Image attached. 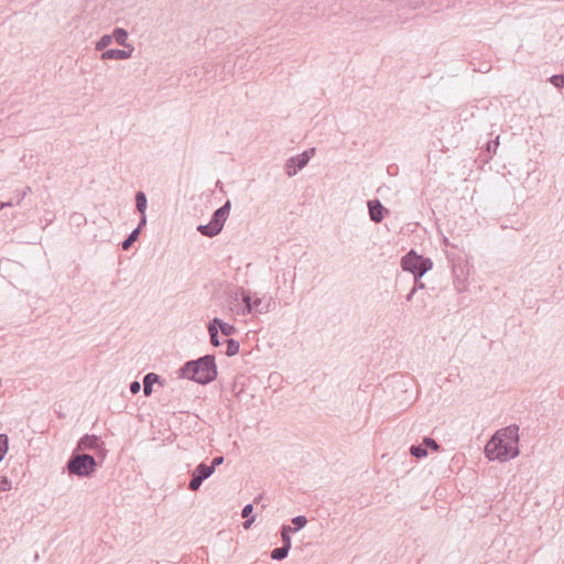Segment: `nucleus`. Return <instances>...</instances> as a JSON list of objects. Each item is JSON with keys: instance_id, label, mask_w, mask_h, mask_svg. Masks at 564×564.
<instances>
[{"instance_id": "13", "label": "nucleus", "mask_w": 564, "mask_h": 564, "mask_svg": "<svg viewBox=\"0 0 564 564\" xmlns=\"http://www.w3.org/2000/svg\"><path fill=\"white\" fill-rule=\"evenodd\" d=\"M102 445L100 438L96 435L86 434L79 438L77 446L83 449H98Z\"/></svg>"}, {"instance_id": "36", "label": "nucleus", "mask_w": 564, "mask_h": 564, "mask_svg": "<svg viewBox=\"0 0 564 564\" xmlns=\"http://www.w3.org/2000/svg\"><path fill=\"white\" fill-rule=\"evenodd\" d=\"M31 192V187L26 186L22 192H19L17 195L15 204L20 205L22 199Z\"/></svg>"}, {"instance_id": "31", "label": "nucleus", "mask_w": 564, "mask_h": 564, "mask_svg": "<svg viewBox=\"0 0 564 564\" xmlns=\"http://www.w3.org/2000/svg\"><path fill=\"white\" fill-rule=\"evenodd\" d=\"M422 444L426 447V449L431 448L433 451H437L440 448V445L437 444V442L434 438L429 437V436H425L423 438Z\"/></svg>"}, {"instance_id": "10", "label": "nucleus", "mask_w": 564, "mask_h": 564, "mask_svg": "<svg viewBox=\"0 0 564 564\" xmlns=\"http://www.w3.org/2000/svg\"><path fill=\"white\" fill-rule=\"evenodd\" d=\"M230 208V200H227L223 206L217 208L210 217V221L213 223V225H216L223 230L224 225L229 216Z\"/></svg>"}, {"instance_id": "42", "label": "nucleus", "mask_w": 564, "mask_h": 564, "mask_svg": "<svg viewBox=\"0 0 564 564\" xmlns=\"http://www.w3.org/2000/svg\"><path fill=\"white\" fill-rule=\"evenodd\" d=\"M413 295H414V294H412V290H411V291L409 292V294L406 295V301H408V302L412 301Z\"/></svg>"}, {"instance_id": "30", "label": "nucleus", "mask_w": 564, "mask_h": 564, "mask_svg": "<svg viewBox=\"0 0 564 564\" xmlns=\"http://www.w3.org/2000/svg\"><path fill=\"white\" fill-rule=\"evenodd\" d=\"M499 145V137H497L495 140H490L486 143V151L492 155L496 153Z\"/></svg>"}, {"instance_id": "27", "label": "nucleus", "mask_w": 564, "mask_h": 564, "mask_svg": "<svg viewBox=\"0 0 564 564\" xmlns=\"http://www.w3.org/2000/svg\"><path fill=\"white\" fill-rule=\"evenodd\" d=\"M9 449V438L7 434H0V462L4 458Z\"/></svg>"}, {"instance_id": "23", "label": "nucleus", "mask_w": 564, "mask_h": 564, "mask_svg": "<svg viewBox=\"0 0 564 564\" xmlns=\"http://www.w3.org/2000/svg\"><path fill=\"white\" fill-rule=\"evenodd\" d=\"M410 454L415 458H424L427 456V449L423 444H413L410 447Z\"/></svg>"}, {"instance_id": "25", "label": "nucleus", "mask_w": 564, "mask_h": 564, "mask_svg": "<svg viewBox=\"0 0 564 564\" xmlns=\"http://www.w3.org/2000/svg\"><path fill=\"white\" fill-rule=\"evenodd\" d=\"M289 552L290 550L286 549V546L275 547L271 551V558L274 561H282L288 556Z\"/></svg>"}, {"instance_id": "15", "label": "nucleus", "mask_w": 564, "mask_h": 564, "mask_svg": "<svg viewBox=\"0 0 564 564\" xmlns=\"http://www.w3.org/2000/svg\"><path fill=\"white\" fill-rule=\"evenodd\" d=\"M210 323L214 324V326H216L218 332H220L224 336L230 337V336L235 335L237 332V328L235 327V325L224 322L219 317L212 318Z\"/></svg>"}, {"instance_id": "35", "label": "nucleus", "mask_w": 564, "mask_h": 564, "mask_svg": "<svg viewBox=\"0 0 564 564\" xmlns=\"http://www.w3.org/2000/svg\"><path fill=\"white\" fill-rule=\"evenodd\" d=\"M422 278H414V285L412 288V294H415L419 290L425 289V284L421 280Z\"/></svg>"}, {"instance_id": "29", "label": "nucleus", "mask_w": 564, "mask_h": 564, "mask_svg": "<svg viewBox=\"0 0 564 564\" xmlns=\"http://www.w3.org/2000/svg\"><path fill=\"white\" fill-rule=\"evenodd\" d=\"M549 80H550V83H551L554 87H556V88H558V89H561V88H563V87H564V75H562V74H555V75L551 76V77L549 78Z\"/></svg>"}, {"instance_id": "28", "label": "nucleus", "mask_w": 564, "mask_h": 564, "mask_svg": "<svg viewBox=\"0 0 564 564\" xmlns=\"http://www.w3.org/2000/svg\"><path fill=\"white\" fill-rule=\"evenodd\" d=\"M292 523L294 524L293 530L299 531L306 525L307 519L305 516H296L292 519Z\"/></svg>"}, {"instance_id": "3", "label": "nucleus", "mask_w": 564, "mask_h": 564, "mask_svg": "<svg viewBox=\"0 0 564 564\" xmlns=\"http://www.w3.org/2000/svg\"><path fill=\"white\" fill-rule=\"evenodd\" d=\"M520 454L519 446L511 447L498 435H492L485 446V455L489 460L501 463L516 458Z\"/></svg>"}, {"instance_id": "5", "label": "nucleus", "mask_w": 564, "mask_h": 564, "mask_svg": "<svg viewBox=\"0 0 564 564\" xmlns=\"http://www.w3.org/2000/svg\"><path fill=\"white\" fill-rule=\"evenodd\" d=\"M314 154H315V148H311L308 150L303 151L302 153H300L297 155H294V156H291L290 159H288L284 164L285 174L289 177L296 175L299 171H301L308 164L311 158Z\"/></svg>"}, {"instance_id": "4", "label": "nucleus", "mask_w": 564, "mask_h": 564, "mask_svg": "<svg viewBox=\"0 0 564 564\" xmlns=\"http://www.w3.org/2000/svg\"><path fill=\"white\" fill-rule=\"evenodd\" d=\"M401 268L403 271L411 272L413 278H422L426 272L433 268V262L430 258L417 254L413 249L410 250L401 259Z\"/></svg>"}, {"instance_id": "34", "label": "nucleus", "mask_w": 564, "mask_h": 564, "mask_svg": "<svg viewBox=\"0 0 564 564\" xmlns=\"http://www.w3.org/2000/svg\"><path fill=\"white\" fill-rule=\"evenodd\" d=\"M253 512V503L246 505L241 510V517L242 518H250Z\"/></svg>"}, {"instance_id": "16", "label": "nucleus", "mask_w": 564, "mask_h": 564, "mask_svg": "<svg viewBox=\"0 0 564 564\" xmlns=\"http://www.w3.org/2000/svg\"><path fill=\"white\" fill-rule=\"evenodd\" d=\"M197 231L205 237L213 238L220 234L221 229L209 220L206 225H198Z\"/></svg>"}, {"instance_id": "32", "label": "nucleus", "mask_w": 564, "mask_h": 564, "mask_svg": "<svg viewBox=\"0 0 564 564\" xmlns=\"http://www.w3.org/2000/svg\"><path fill=\"white\" fill-rule=\"evenodd\" d=\"M11 489V481L6 476H0V492Z\"/></svg>"}, {"instance_id": "18", "label": "nucleus", "mask_w": 564, "mask_h": 564, "mask_svg": "<svg viewBox=\"0 0 564 564\" xmlns=\"http://www.w3.org/2000/svg\"><path fill=\"white\" fill-rule=\"evenodd\" d=\"M265 314L268 313V305H264V297H260L257 293H254L251 314Z\"/></svg>"}, {"instance_id": "19", "label": "nucleus", "mask_w": 564, "mask_h": 564, "mask_svg": "<svg viewBox=\"0 0 564 564\" xmlns=\"http://www.w3.org/2000/svg\"><path fill=\"white\" fill-rule=\"evenodd\" d=\"M292 532H294V530L290 525L283 524L281 527V539H282L281 546H286V549L291 550V545H292L291 533Z\"/></svg>"}, {"instance_id": "37", "label": "nucleus", "mask_w": 564, "mask_h": 564, "mask_svg": "<svg viewBox=\"0 0 564 564\" xmlns=\"http://www.w3.org/2000/svg\"><path fill=\"white\" fill-rule=\"evenodd\" d=\"M129 389L132 394H137L141 390V383L134 380L130 383Z\"/></svg>"}, {"instance_id": "2", "label": "nucleus", "mask_w": 564, "mask_h": 564, "mask_svg": "<svg viewBox=\"0 0 564 564\" xmlns=\"http://www.w3.org/2000/svg\"><path fill=\"white\" fill-rule=\"evenodd\" d=\"M96 469L97 462L93 455L74 451L66 462L64 471L69 476L86 478L91 477Z\"/></svg>"}, {"instance_id": "1", "label": "nucleus", "mask_w": 564, "mask_h": 564, "mask_svg": "<svg viewBox=\"0 0 564 564\" xmlns=\"http://www.w3.org/2000/svg\"><path fill=\"white\" fill-rule=\"evenodd\" d=\"M217 376L216 358L210 354L188 360L178 369L180 378H186L202 386L212 383Z\"/></svg>"}, {"instance_id": "12", "label": "nucleus", "mask_w": 564, "mask_h": 564, "mask_svg": "<svg viewBox=\"0 0 564 564\" xmlns=\"http://www.w3.org/2000/svg\"><path fill=\"white\" fill-rule=\"evenodd\" d=\"M154 383L163 386L164 379L154 372H149L143 377V393L145 397H150L152 394Z\"/></svg>"}, {"instance_id": "14", "label": "nucleus", "mask_w": 564, "mask_h": 564, "mask_svg": "<svg viewBox=\"0 0 564 564\" xmlns=\"http://www.w3.org/2000/svg\"><path fill=\"white\" fill-rule=\"evenodd\" d=\"M453 274H454V286L457 292L462 293L467 290V282L465 279V270L463 267H454L453 268Z\"/></svg>"}, {"instance_id": "21", "label": "nucleus", "mask_w": 564, "mask_h": 564, "mask_svg": "<svg viewBox=\"0 0 564 564\" xmlns=\"http://www.w3.org/2000/svg\"><path fill=\"white\" fill-rule=\"evenodd\" d=\"M207 330L209 334L210 345L214 347H219L221 345V341L219 339V332L216 328V326H214V324L210 323V321L207 324Z\"/></svg>"}, {"instance_id": "9", "label": "nucleus", "mask_w": 564, "mask_h": 564, "mask_svg": "<svg viewBox=\"0 0 564 564\" xmlns=\"http://www.w3.org/2000/svg\"><path fill=\"white\" fill-rule=\"evenodd\" d=\"M369 217L375 224H380L384 215L389 213V210L381 204L379 199H370L367 202Z\"/></svg>"}, {"instance_id": "17", "label": "nucleus", "mask_w": 564, "mask_h": 564, "mask_svg": "<svg viewBox=\"0 0 564 564\" xmlns=\"http://www.w3.org/2000/svg\"><path fill=\"white\" fill-rule=\"evenodd\" d=\"M112 40H115L119 45L123 47H131L129 44H127L128 39V32L127 30L122 28H116L111 33Z\"/></svg>"}, {"instance_id": "41", "label": "nucleus", "mask_w": 564, "mask_h": 564, "mask_svg": "<svg viewBox=\"0 0 564 564\" xmlns=\"http://www.w3.org/2000/svg\"><path fill=\"white\" fill-rule=\"evenodd\" d=\"M17 205L13 199H10L6 203L0 202V209H3L4 207H10Z\"/></svg>"}, {"instance_id": "11", "label": "nucleus", "mask_w": 564, "mask_h": 564, "mask_svg": "<svg viewBox=\"0 0 564 564\" xmlns=\"http://www.w3.org/2000/svg\"><path fill=\"white\" fill-rule=\"evenodd\" d=\"M133 51V47H130L129 50H121V48H109L101 53V59H115V61H122L127 59L131 56Z\"/></svg>"}, {"instance_id": "33", "label": "nucleus", "mask_w": 564, "mask_h": 564, "mask_svg": "<svg viewBox=\"0 0 564 564\" xmlns=\"http://www.w3.org/2000/svg\"><path fill=\"white\" fill-rule=\"evenodd\" d=\"M224 463V457L223 456H215L212 460V464L210 465H207V468H210L213 469V474L215 473V469L216 467H218L219 465H221Z\"/></svg>"}, {"instance_id": "6", "label": "nucleus", "mask_w": 564, "mask_h": 564, "mask_svg": "<svg viewBox=\"0 0 564 564\" xmlns=\"http://www.w3.org/2000/svg\"><path fill=\"white\" fill-rule=\"evenodd\" d=\"M212 475L213 469L207 468V464L205 462L199 463L192 471V477L187 486L188 490L197 491L202 484Z\"/></svg>"}, {"instance_id": "22", "label": "nucleus", "mask_w": 564, "mask_h": 564, "mask_svg": "<svg viewBox=\"0 0 564 564\" xmlns=\"http://www.w3.org/2000/svg\"><path fill=\"white\" fill-rule=\"evenodd\" d=\"M139 236H140L139 229L134 228L128 235V237L121 242L122 250L128 251L131 248V246L138 240Z\"/></svg>"}, {"instance_id": "20", "label": "nucleus", "mask_w": 564, "mask_h": 564, "mask_svg": "<svg viewBox=\"0 0 564 564\" xmlns=\"http://www.w3.org/2000/svg\"><path fill=\"white\" fill-rule=\"evenodd\" d=\"M148 207V199L144 192L139 191L135 193V208L140 214H144Z\"/></svg>"}, {"instance_id": "38", "label": "nucleus", "mask_w": 564, "mask_h": 564, "mask_svg": "<svg viewBox=\"0 0 564 564\" xmlns=\"http://www.w3.org/2000/svg\"><path fill=\"white\" fill-rule=\"evenodd\" d=\"M147 225V215L145 213L144 214H140V219H139V224H138V227L135 229H139V231L141 232V229Z\"/></svg>"}, {"instance_id": "24", "label": "nucleus", "mask_w": 564, "mask_h": 564, "mask_svg": "<svg viewBox=\"0 0 564 564\" xmlns=\"http://www.w3.org/2000/svg\"><path fill=\"white\" fill-rule=\"evenodd\" d=\"M226 355L228 357L236 356L239 352L240 344L238 340L229 338L227 341Z\"/></svg>"}, {"instance_id": "43", "label": "nucleus", "mask_w": 564, "mask_h": 564, "mask_svg": "<svg viewBox=\"0 0 564 564\" xmlns=\"http://www.w3.org/2000/svg\"><path fill=\"white\" fill-rule=\"evenodd\" d=\"M261 498H262L261 496L256 497L253 502L257 503L258 501H260Z\"/></svg>"}, {"instance_id": "40", "label": "nucleus", "mask_w": 564, "mask_h": 564, "mask_svg": "<svg viewBox=\"0 0 564 564\" xmlns=\"http://www.w3.org/2000/svg\"><path fill=\"white\" fill-rule=\"evenodd\" d=\"M245 519H246V521L243 522V528L249 529L256 521V516H251L250 518H245Z\"/></svg>"}, {"instance_id": "7", "label": "nucleus", "mask_w": 564, "mask_h": 564, "mask_svg": "<svg viewBox=\"0 0 564 564\" xmlns=\"http://www.w3.org/2000/svg\"><path fill=\"white\" fill-rule=\"evenodd\" d=\"M253 297H254V293H252L250 290H246L243 288H237L232 294V299L235 301H238L239 299H241L243 307L241 308L240 313L242 315L251 314Z\"/></svg>"}, {"instance_id": "39", "label": "nucleus", "mask_w": 564, "mask_h": 564, "mask_svg": "<svg viewBox=\"0 0 564 564\" xmlns=\"http://www.w3.org/2000/svg\"><path fill=\"white\" fill-rule=\"evenodd\" d=\"M264 305H268V312L272 311L275 306V301L272 296H269L268 299L264 297Z\"/></svg>"}, {"instance_id": "8", "label": "nucleus", "mask_w": 564, "mask_h": 564, "mask_svg": "<svg viewBox=\"0 0 564 564\" xmlns=\"http://www.w3.org/2000/svg\"><path fill=\"white\" fill-rule=\"evenodd\" d=\"M495 435H498L502 441L509 443L511 447L519 446V426L511 424L498 430Z\"/></svg>"}, {"instance_id": "26", "label": "nucleus", "mask_w": 564, "mask_h": 564, "mask_svg": "<svg viewBox=\"0 0 564 564\" xmlns=\"http://www.w3.org/2000/svg\"><path fill=\"white\" fill-rule=\"evenodd\" d=\"M112 42L111 34H104L96 43V51H106L105 48L108 47Z\"/></svg>"}]
</instances>
